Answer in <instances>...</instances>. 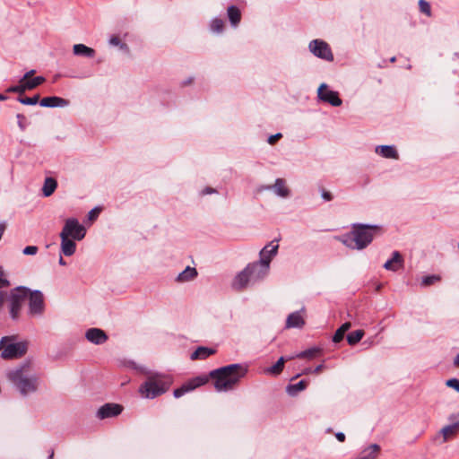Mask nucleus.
<instances>
[{"mask_svg":"<svg viewBox=\"0 0 459 459\" xmlns=\"http://www.w3.org/2000/svg\"><path fill=\"white\" fill-rule=\"evenodd\" d=\"M247 373V367L242 364H230L210 372L217 392H228L234 389L241 378Z\"/></svg>","mask_w":459,"mask_h":459,"instance_id":"f257e3e1","label":"nucleus"},{"mask_svg":"<svg viewBox=\"0 0 459 459\" xmlns=\"http://www.w3.org/2000/svg\"><path fill=\"white\" fill-rule=\"evenodd\" d=\"M379 230L377 226L366 224H354L350 233L339 238L346 247L352 249H363L368 246L374 235Z\"/></svg>","mask_w":459,"mask_h":459,"instance_id":"f03ea898","label":"nucleus"},{"mask_svg":"<svg viewBox=\"0 0 459 459\" xmlns=\"http://www.w3.org/2000/svg\"><path fill=\"white\" fill-rule=\"evenodd\" d=\"M25 370L26 367H21L7 373L8 379L22 395L36 392L39 385V378L36 376H29Z\"/></svg>","mask_w":459,"mask_h":459,"instance_id":"7ed1b4c3","label":"nucleus"},{"mask_svg":"<svg viewBox=\"0 0 459 459\" xmlns=\"http://www.w3.org/2000/svg\"><path fill=\"white\" fill-rule=\"evenodd\" d=\"M171 383L172 380L169 377H150L140 386L139 391L143 397L147 399H153L166 393L169 390Z\"/></svg>","mask_w":459,"mask_h":459,"instance_id":"20e7f679","label":"nucleus"},{"mask_svg":"<svg viewBox=\"0 0 459 459\" xmlns=\"http://www.w3.org/2000/svg\"><path fill=\"white\" fill-rule=\"evenodd\" d=\"M14 336H4L0 341L1 357L4 359H12L22 357L28 349L26 342H14Z\"/></svg>","mask_w":459,"mask_h":459,"instance_id":"39448f33","label":"nucleus"},{"mask_svg":"<svg viewBox=\"0 0 459 459\" xmlns=\"http://www.w3.org/2000/svg\"><path fill=\"white\" fill-rule=\"evenodd\" d=\"M267 247H264L260 252V261L249 264L246 268H249L248 274L252 282L262 280L269 272L270 257H266L265 254Z\"/></svg>","mask_w":459,"mask_h":459,"instance_id":"423d86ee","label":"nucleus"},{"mask_svg":"<svg viewBox=\"0 0 459 459\" xmlns=\"http://www.w3.org/2000/svg\"><path fill=\"white\" fill-rule=\"evenodd\" d=\"M30 290L26 287L20 286L12 290L10 293V315L13 319L19 316L22 304L28 299Z\"/></svg>","mask_w":459,"mask_h":459,"instance_id":"0eeeda50","label":"nucleus"},{"mask_svg":"<svg viewBox=\"0 0 459 459\" xmlns=\"http://www.w3.org/2000/svg\"><path fill=\"white\" fill-rule=\"evenodd\" d=\"M211 378L209 375H201L189 379L184 385H182L179 388L174 390L173 394L175 398H179L183 396L185 394L195 390L197 387H200L209 382Z\"/></svg>","mask_w":459,"mask_h":459,"instance_id":"6e6552de","label":"nucleus"},{"mask_svg":"<svg viewBox=\"0 0 459 459\" xmlns=\"http://www.w3.org/2000/svg\"><path fill=\"white\" fill-rule=\"evenodd\" d=\"M308 48L316 56L321 59L326 61L333 60V55L329 45L322 39H314L310 41Z\"/></svg>","mask_w":459,"mask_h":459,"instance_id":"1a4fd4ad","label":"nucleus"},{"mask_svg":"<svg viewBox=\"0 0 459 459\" xmlns=\"http://www.w3.org/2000/svg\"><path fill=\"white\" fill-rule=\"evenodd\" d=\"M46 81L45 77L43 76H37L30 80H26L24 78H22L19 81L18 85L11 86L7 91L8 92H15L19 94L24 93L28 90H32L38 87L39 85L42 84Z\"/></svg>","mask_w":459,"mask_h":459,"instance_id":"9d476101","label":"nucleus"},{"mask_svg":"<svg viewBox=\"0 0 459 459\" xmlns=\"http://www.w3.org/2000/svg\"><path fill=\"white\" fill-rule=\"evenodd\" d=\"M29 310L32 316L41 315L44 311V297L41 291L33 290L29 292Z\"/></svg>","mask_w":459,"mask_h":459,"instance_id":"9b49d317","label":"nucleus"},{"mask_svg":"<svg viewBox=\"0 0 459 459\" xmlns=\"http://www.w3.org/2000/svg\"><path fill=\"white\" fill-rule=\"evenodd\" d=\"M68 229V238L72 237L74 239L81 240L85 236V229L82 226L76 219L66 220L65 226L61 232H65Z\"/></svg>","mask_w":459,"mask_h":459,"instance_id":"f8f14e48","label":"nucleus"},{"mask_svg":"<svg viewBox=\"0 0 459 459\" xmlns=\"http://www.w3.org/2000/svg\"><path fill=\"white\" fill-rule=\"evenodd\" d=\"M123 406L118 403H108L99 408L96 416L100 420L117 417L123 411Z\"/></svg>","mask_w":459,"mask_h":459,"instance_id":"ddd939ff","label":"nucleus"},{"mask_svg":"<svg viewBox=\"0 0 459 459\" xmlns=\"http://www.w3.org/2000/svg\"><path fill=\"white\" fill-rule=\"evenodd\" d=\"M318 98L333 107H339L342 105V100L340 99L338 92L328 90L325 83H322L318 88Z\"/></svg>","mask_w":459,"mask_h":459,"instance_id":"4468645a","label":"nucleus"},{"mask_svg":"<svg viewBox=\"0 0 459 459\" xmlns=\"http://www.w3.org/2000/svg\"><path fill=\"white\" fill-rule=\"evenodd\" d=\"M66 230L68 231V229L65 230V232L60 233L61 251L65 255L70 256L74 254L76 250V244L74 240L68 238Z\"/></svg>","mask_w":459,"mask_h":459,"instance_id":"2eb2a0df","label":"nucleus"},{"mask_svg":"<svg viewBox=\"0 0 459 459\" xmlns=\"http://www.w3.org/2000/svg\"><path fill=\"white\" fill-rule=\"evenodd\" d=\"M86 339L94 344H102L108 340L105 332L99 328H91L85 333Z\"/></svg>","mask_w":459,"mask_h":459,"instance_id":"dca6fc26","label":"nucleus"},{"mask_svg":"<svg viewBox=\"0 0 459 459\" xmlns=\"http://www.w3.org/2000/svg\"><path fill=\"white\" fill-rule=\"evenodd\" d=\"M249 268H245L240 272L234 279L232 287L236 290H242L247 286L249 282H252L248 274Z\"/></svg>","mask_w":459,"mask_h":459,"instance_id":"f3484780","label":"nucleus"},{"mask_svg":"<svg viewBox=\"0 0 459 459\" xmlns=\"http://www.w3.org/2000/svg\"><path fill=\"white\" fill-rule=\"evenodd\" d=\"M403 259L401 254L398 251H394L393 253V257L385 263L384 268L389 271L396 272L403 266Z\"/></svg>","mask_w":459,"mask_h":459,"instance_id":"a211bd4d","label":"nucleus"},{"mask_svg":"<svg viewBox=\"0 0 459 459\" xmlns=\"http://www.w3.org/2000/svg\"><path fill=\"white\" fill-rule=\"evenodd\" d=\"M305 325V320L300 311H296L290 314L286 320L287 328H300Z\"/></svg>","mask_w":459,"mask_h":459,"instance_id":"6ab92c4d","label":"nucleus"},{"mask_svg":"<svg viewBox=\"0 0 459 459\" xmlns=\"http://www.w3.org/2000/svg\"><path fill=\"white\" fill-rule=\"evenodd\" d=\"M41 107L46 108H56V107H65L68 104V101L60 97L52 96L43 98L39 102Z\"/></svg>","mask_w":459,"mask_h":459,"instance_id":"aec40b11","label":"nucleus"},{"mask_svg":"<svg viewBox=\"0 0 459 459\" xmlns=\"http://www.w3.org/2000/svg\"><path fill=\"white\" fill-rule=\"evenodd\" d=\"M458 429V423H451L443 427L439 431V434L442 436V443H446L453 438L457 434Z\"/></svg>","mask_w":459,"mask_h":459,"instance_id":"412c9836","label":"nucleus"},{"mask_svg":"<svg viewBox=\"0 0 459 459\" xmlns=\"http://www.w3.org/2000/svg\"><path fill=\"white\" fill-rule=\"evenodd\" d=\"M266 188H273L275 194L281 197H287L290 194V190L286 186L285 180L282 178H277L273 186H269Z\"/></svg>","mask_w":459,"mask_h":459,"instance_id":"4be33fe9","label":"nucleus"},{"mask_svg":"<svg viewBox=\"0 0 459 459\" xmlns=\"http://www.w3.org/2000/svg\"><path fill=\"white\" fill-rule=\"evenodd\" d=\"M73 52L75 56H82L89 58L95 56V50L84 44H75L73 48Z\"/></svg>","mask_w":459,"mask_h":459,"instance_id":"5701e85b","label":"nucleus"},{"mask_svg":"<svg viewBox=\"0 0 459 459\" xmlns=\"http://www.w3.org/2000/svg\"><path fill=\"white\" fill-rule=\"evenodd\" d=\"M376 152L387 159H398L396 150L391 145H379L376 148Z\"/></svg>","mask_w":459,"mask_h":459,"instance_id":"b1692460","label":"nucleus"},{"mask_svg":"<svg viewBox=\"0 0 459 459\" xmlns=\"http://www.w3.org/2000/svg\"><path fill=\"white\" fill-rule=\"evenodd\" d=\"M227 14L231 25L238 26L241 20L240 10L235 5H230L227 9Z\"/></svg>","mask_w":459,"mask_h":459,"instance_id":"393cba45","label":"nucleus"},{"mask_svg":"<svg viewBox=\"0 0 459 459\" xmlns=\"http://www.w3.org/2000/svg\"><path fill=\"white\" fill-rule=\"evenodd\" d=\"M57 186V182L53 178H47L44 181V185L42 187L43 195L46 197L50 196L56 190Z\"/></svg>","mask_w":459,"mask_h":459,"instance_id":"a878e982","label":"nucleus"},{"mask_svg":"<svg viewBox=\"0 0 459 459\" xmlns=\"http://www.w3.org/2000/svg\"><path fill=\"white\" fill-rule=\"evenodd\" d=\"M197 276V271L194 267L187 266L182 273H180L178 277V281H188L195 279Z\"/></svg>","mask_w":459,"mask_h":459,"instance_id":"bb28decb","label":"nucleus"},{"mask_svg":"<svg viewBox=\"0 0 459 459\" xmlns=\"http://www.w3.org/2000/svg\"><path fill=\"white\" fill-rule=\"evenodd\" d=\"M215 352L214 350L207 347H199L192 354L191 359H204Z\"/></svg>","mask_w":459,"mask_h":459,"instance_id":"cd10ccee","label":"nucleus"},{"mask_svg":"<svg viewBox=\"0 0 459 459\" xmlns=\"http://www.w3.org/2000/svg\"><path fill=\"white\" fill-rule=\"evenodd\" d=\"M351 325L350 322H346L342 324L335 332L334 335L333 336V342H341L345 333L351 328Z\"/></svg>","mask_w":459,"mask_h":459,"instance_id":"c85d7f7f","label":"nucleus"},{"mask_svg":"<svg viewBox=\"0 0 459 459\" xmlns=\"http://www.w3.org/2000/svg\"><path fill=\"white\" fill-rule=\"evenodd\" d=\"M320 352V349L318 348H310L306 351H303L298 353L296 356L290 357L288 359H291L293 358H300V359H312L316 357Z\"/></svg>","mask_w":459,"mask_h":459,"instance_id":"c756f323","label":"nucleus"},{"mask_svg":"<svg viewBox=\"0 0 459 459\" xmlns=\"http://www.w3.org/2000/svg\"><path fill=\"white\" fill-rule=\"evenodd\" d=\"M307 387V383L305 380H301L297 384L289 385L287 386V393L294 396L298 394L299 392L303 391Z\"/></svg>","mask_w":459,"mask_h":459,"instance_id":"7c9ffc66","label":"nucleus"},{"mask_svg":"<svg viewBox=\"0 0 459 459\" xmlns=\"http://www.w3.org/2000/svg\"><path fill=\"white\" fill-rule=\"evenodd\" d=\"M363 336H364L363 330H360V329L356 330V331L351 332L347 335V342L350 345H355L362 339Z\"/></svg>","mask_w":459,"mask_h":459,"instance_id":"2f4dec72","label":"nucleus"},{"mask_svg":"<svg viewBox=\"0 0 459 459\" xmlns=\"http://www.w3.org/2000/svg\"><path fill=\"white\" fill-rule=\"evenodd\" d=\"M285 360L283 357H281L274 365L267 369V372L272 375H279L283 370Z\"/></svg>","mask_w":459,"mask_h":459,"instance_id":"473e14b6","label":"nucleus"},{"mask_svg":"<svg viewBox=\"0 0 459 459\" xmlns=\"http://www.w3.org/2000/svg\"><path fill=\"white\" fill-rule=\"evenodd\" d=\"M210 27L213 32L221 33L224 29V22L221 18H214L212 20Z\"/></svg>","mask_w":459,"mask_h":459,"instance_id":"72a5a7b5","label":"nucleus"},{"mask_svg":"<svg viewBox=\"0 0 459 459\" xmlns=\"http://www.w3.org/2000/svg\"><path fill=\"white\" fill-rule=\"evenodd\" d=\"M278 240L272 241L269 245H267L266 257H270V261L272 257L277 254L279 245L277 244Z\"/></svg>","mask_w":459,"mask_h":459,"instance_id":"f704fd0d","label":"nucleus"},{"mask_svg":"<svg viewBox=\"0 0 459 459\" xmlns=\"http://www.w3.org/2000/svg\"><path fill=\"white\" fill-rule=\"evenodd\" d=\"M419 8L420 11L422 13L426 14L428 17H430L432 15L430 4L426 0L419 1Z\"/></svg>","mask_w":459,"mask_h":459,"instance_id":"c9c22d12","label":"nucleus"},{"mask_svg":"<svg viewBox=\"0 0 459 459\" xmlns=\"http://www.w3.org/2000/svg\"><path fill=\"white\" fill-rule=\"evenodd\" d=\"M441 280L439 275H429L425 276L421 280V285L422 286H429L431 284H434L435 282H437Z\"/></svg>","mask_w":459,"mask_h":459,"instance_id":"e433bc0d","label":"nucleus"},{"mask_svg":"<svg viewBox=\"0 0 459 459\" xmlns=\"http://www.w3.org/2000/svg\"><path fill=\"white\" fill-rule=\"evenodd\" d=\"M39 96L35 95L33 97L18 98L19 102L23 105H36L39 102Z\"/></svg>","mask_w":459,"mask_h":459,"instance_id":"4c0bfd02","label":"nucleus"},{"mask_svg":"<svg viewBox=\"0 0 459 459\" xmlns=\"http://www.w3.org/2000/svg\"><path fill=\"white\" fill-rule=\"evenodd\" d=\"M448 387L454 388L459 393V380L457 378L448 379L446 383Z\"/></svg>","mask_w":459,"mask_h":459,"instance_id":"58836bf2","label":"nucleus"},{"mask_svg":"<svg viewBox=\"0 0 459 459\" xmlns=\"http://www.w3.org/2000/svg\"><path fill=\"white\" fill-rule=\"evenodd\" d=\"M9 285H10V282L5 278V274H4L2 267H0V289L4 288V287H8Z\"/></svg>","mask_w":459,"mask_h":459,"instance_id":"ea45409f","label":"nucleus"},{"mask_svg":"<svg viewBox=\"0 0 459 459\" xmlns=\"http://www.w3.org/2000/svg\"><path fill=\"white\" fill-rule=\"evenodd\" d=\"M38 247L36 246H28L23 249V254L27 255H32L37 254Z\"/></svg>","mask_w":459,"mask_h":459,"instance_id":"a19ab883","label":"nucleus"},{"mask_svg":"<svg viewBox=\"0 0 459 459\" xmlns=\"http://www.w3.org/2000/svg\"><path fill=\"white\" fill-rule=\"evenodd\" d=\"M100 212V208H98V207L93 208L92 210H91L89 212V214H88L89 219L91 221L95 220L99 216Z\"/></svg>","mask_w":459,"mask_h":459,"instance_id":"79ce46f5","label":"nucleus"},{"mask_svg":"<svg viewBox=\"0 0 459 459\" xmlns=\"http://www.w3.org/2000/svg\"><path fill=\"white\" fill-rule=\"evenodd\" d=\"M16 117L18 119V126H19V127L22 130H24L25 129V124H24L25 117L22 114H18Z\"/></svg>","mask_w":459,"mask_h":459,"instance_id":"37998d69","label":"nucleus"},{"mask_svg":"<svg viewBox=\"0 0 459 459\" xmlns=\"http://www.w3.org/2000/svg\"><path fill=\"white\" fill-rule=\"evenodd\" d=\"M280 138H281V134L278 133L276 134H273V135H271L269 138H268V143L270 144H273L277 140H279Z\"/></svg>","mask_w":459,"mask_h":459,"instance_id":"c03bdc74","label":"nucleus"},{"mask_svg":"<svg viewBox=\"0 0 459 459\" xmlns=\"http://www.w3.org/2000/svg\"><path fill=\"white\" fill-rule=\"evenodd\" d=\"M448 420L452 423H458V428H459V412L451 414L449 416Z\"/></svg>","mask_w":459,"mask_h":459,"instance_id":"a18cd8bd","label":"nucleus"},{"mask_svg":"<svg viewBox=\"0 0 459 459\" xmlns=\"http://www.w3.org/2000/svg\"><path fill=\"white\" fill-rule=\"evenodd\" d=\"M109 44H111V45H113V46H117V45H119V44H120V39H119V38H118V37H116V36L111 37V38L109 39Z\"/></svg>","mask_w":459,"mask_h":459,"instance_id":"49530a36","label":"nucleus"},{"mask_svg":"<svg viewBox=\"0 0 459 459\" xmlns=\"http://www.w3.org/2000/svg\"><path fill=\"white\" fill-rule=\"evenodd\" d=\"M322 197L325 201H331L333 199V196H332L331 193H329L327 191H325V190L322 191Z\"/></svg>","mask_w":459,"mask_h":459,"instance_id":"de8ad7c7","label":"nucleus"},{"mask_svg":"<svg viewBox=\"0 0 459 459\" xmlns=\"http://www.w3.org/2000/svg\"><path fill=\"white\" fill-rule=\"evenodd\" d=\"M35 74V70H30L29 72H27L23 76L22 78L26 79V80H30L32 79L31 77L34 75Z\"/></svg>","mask_w":459,"mask_h":459,"instance_id":"09e8293b","label":"nucleus"},{"mask_svg":"<svg viewBox=\"0 0 459 459\" xmlns=\"http://www.w3.org/2000/svg\"><path fill=\"white\" fill-rule=\"evenodd\" d=\"M335 437L338 441L343 442L345 440V435L342 432H338L335 434Z\"/></svg>","mask_w":459,"mask_h":459,"instance_id":"8fccbe9b","label":"nucleus"},{"mask_svg":"<svg viewBox=\"0 0 459 459\" xmlns=\"http://www.w3.org/2000/svg\"><path fill=\"white\" fill-rule=\"evenodd\" d=\"M215 190L213 188H211V187H206L203 190L202 194L203 195H208V194H212V193H214Z\"/></svg>","mask_w":459,"mask_h":459,"instance_id":"3c124183","label":"nucleus"},{"mask_svg":"<svg viewBox=\"0 0 459 459\" xmlns=\"http://www.w3.org/2000/svg\"><path fill=\"white\" fill-rule=\"evenodd\" d=\"M324 368V365L323 364H320L318 365L317 367H316L314 369H313V373H316V374H318L322 371Z\"/></svg>","mask_w":459,"mask_h":459,"instance_id":"603ef678","label":"nucleus"},{"mask_svg":"<svg viewBox=\"0 0 459 459\" xmlns=\"http://www.w3.org/2000/svg\"><path fill=\"white\" fill-rule=\"evenodd\" d=\"M454 365L455 367H459V353L457 354V356L454 359Z\"/></svg>","mask_w":459,"mask_h":459,"instance_id":"864d4df0","label":"nucleus"},{"mask_svg":"<svg viewBox=\"0 0 459 459\" xmlns=\"http://www.w3.org/2000/svg\"><path fill=\"white\" fill-rule=\"evenodd\" d=\"M59 264H60L61 265H65V260L63 259V257H62V256H60V258H59Z\"/></svg>","mask_w":459,"mask_h":459,"instance_id":"5fc2aeb1","label":"nucleus"},{"mask_svg":"<svg viewBox=\"0 0 459 459\" xmlns=\"http://www.w3.org/2000/svg\"><path fill=\"white\" fill-rule=\"evenodd\" d=\"M310 372H313V370L311 368H307L304 373H310Z\"/></svg>","mask_w":459,"mask_h":459,"instance_id":"6e6d98bb","label":"nucleus"},{"mask_svg":"<svg viewBox=\"0 0 459 459\" xmlns=\"http://www.w3.org/2000/svg\"><path fill=\"white\" fill-rule=\"evenodd\" d=\"M5 99H6V97H5V96H4V95L0 94V100H5Z\"/></svg>","mask_w":459,"mask_h":459,"instance_id":"4d7b16f0","label":"nucleus"},{"mask_svg":"<svg viewBox=\"0 0 459 459\" xmlns=\"http://www.w3.org/2000/svg\"><path fill=\"white\" fill-rule=\"evenodd\" d=\"M53 456H54V452L52 451V452H51V454H50V455H49V457H48V459H52V458H53Z\"/></svg>","mask_w":459,"mask_h":459,"instance_id":"13d9d810","label":"nucleus"}]
</instances>
